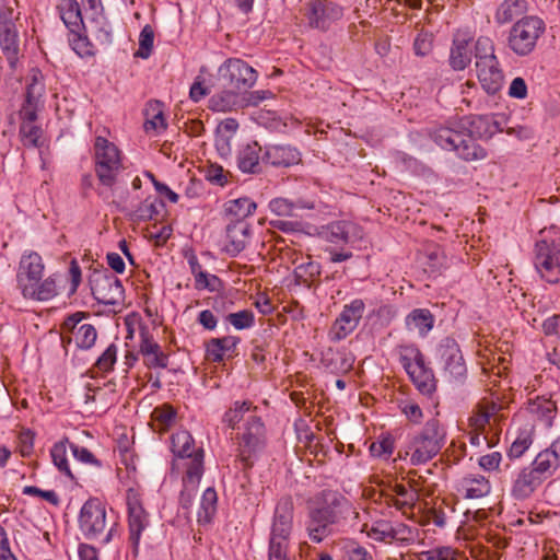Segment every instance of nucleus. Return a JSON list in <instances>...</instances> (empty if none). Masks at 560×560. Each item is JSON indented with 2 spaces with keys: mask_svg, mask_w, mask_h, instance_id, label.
I'll use <instances>...</instances> for the list:
<instances>
[{
  "mask_svg": "<svg viewBox=\"0 0 560 560\" xmlns=\"http://www.w3.org/2000/svg\"><path fill=\"white\" fill-rule=\"evenodd\" d=\"M94 299L105 305L118 304L124 294L120 280L108 271H94L90 277Z\"/></svg>",
  "mask_w": 560,
  "mask_h": 560,
  "instance_id": "nucleus-13",
  "label": "nucleus"
},
{
  "mask_svg": "<svg viewBox=\"0 0 560 560\" xmlns=\"http://www.w3.org/2000/svg\"><path fill=\"white\" fill-rule=\"evenodd\" d=\"M466 119L450 120L445 126L435 128L432 133V140L443 150L453 151L456 155L466 161L472 162L483 160L487 156V151L480 147L472 138V132L482 135L480 131L485 127V133L489 125V119L486 116L474 117L469 124L476 130L466 132Z\"/></svg>",
  "mask_w": 560,
  "mask_h": 560,
  "instance_id": "nucleus-1",
  "label": "nucleus"
},
{
  "mask_svg": "<svg viewBox=\"0 0 560 560\" xmlns=\"http://www.w3.org/2000/svg\"><path fill=\"white\" fill-rule=\"evenodd\" d=\"M21 126H20V135L22 137V141L24 145L39 148L40 137L43 130L39 126L35 125L37 119V113L30 109H21Z\"/></svg>",
  "mask_w": 560,
  "mask_h": 560,
  "instance_id": "nucleus-26",
  "label": "nucleus"
},
{
  "mask_svg": "<svg viewBox=\"0 0 560 560\" xmlns=\"http://www.w3.org/2000/svg\"><path fill=\"white\" fill-rule=\"evenodd\" d=\"M79 527L86 539H96L106 527V510L96 498L89 499L81 508Z\"/></svg>",
  "mask_w": 560,
  "mask_h": 560,
  "instance_id": "nucleus-12",
  "label": "nucleus"
},
{
  "mask_svg": "<svg viewBox=\"0 0 560 560\" xmlns=\"http://www.w3.org/2000/svg\"><path fill=\"white\" fill-rule=\"evenodd\" d=\"M306 14L308 24L313 28L327 31L343 16V9L330 0H314L308 4Z\"/></svg>",
  "mask_w": 560,
  "mask_h": 560,
  "instance_id": "nucleus-16",
  "label": "nucleus"
},
{
  "mask_svg": "<svg viewBox=\"0 0 560 560\" xmlns=\"http://www.w3.org/2000/svg\"><path fill=\"white\" fill-rule=\"evenodd\" d=\"M45 93L43 74L39 70L33 69L30 74V82L26 85L25 102L21 109H30L37 113L42 106V98Z\"/></svg>",
  "mask_w": 560,
  "mask_h": 560,
  "instance_id": "nucleus-29",
  "label": "nucleus"
},
{
  "mask_svg": "<svg viewBox=\"0 0 560 560\" xmlns=\"http://www.w3.org/2000/svg\"><path fill=\"white\" fill-rule=\"evenodd\" d=\"M446 430L438 419H430L422 429L406 436L404 451L412 466L424 465L434 458L446 443Z\"/></svg>",
  "mask_w": 560,
  "mask_h": 560,
  "instance_id": "nucleus-4",
  "label": "nucleus"
},
{
  "mask_svg": "<svg viewBox=\"0 0 560 560\" xmlns=\"http://www.w3.org/2000/svg\"><path fill=\"white\" fill-rule=\"evenodd\" d=\"M237 90L223 91L211 97V108L218 112H230L240 106Z\"/></svg>",
  "mask_w": 560,
  "mask_h": 560,
  "instance_id": "nucleus-43",
  "label": "nucleus"
},
{
  "mask_svg": "<svg viewBox=\"0 0 560 560\" xmlns=\"http://www.w3.org/2000/svg\"><path fill=\"white\" fill-rule=\"evenodd\" d=\"M401 411L409 421H411L412 423H416V424L420 423L423 418L421 408L419 407L418 404L412 402V401L406 402L401 407Z\"/></svg>",
  "mask_w": 560,
  "mask_h": 560,
  "instance_id": "nucleus-62",
  "label": "nucleus"
},
{
  "mask_svg": "<svg viewBox=\"0 0 560 560\" xmlns=\"http://www.w3.org/2000/svg\"><path fill=\"white\" fill-rule=\"evenodd\" d=\"M542 479L530 467L524 468L517 476L512 488V494L516 499L528 498L541 483Z\"/></svg>",
  "mask_w": 560,
  "mask_h": 560,
  "instance_id": "nucleus-31",
  "label": "nucleus"
},
{
  "mask_svg": "<svg viewBox=\"0 0 560 560\" xmlns=\"http://www.w3.org/2000/svg\"><path fill=\"white\" fill-rule=\"evenodd\" d=\"M260 147L257 142L245 144L238 152V168L244 173H256L259 166Z\"/></svg>",
  "mask_w": 560,
  "mask_h": 560,
  "instance_id": "nucleus-38",
  "label": "nucleus"
},
{
  "mask_svg": "<svg viewBox=\"0 0 560 560\" xmlns=\"http://www.w3.org/2000/svg\"><path fill=\"white\" fill-rule=\"evenodd\" d=\"M240 429L235 438L237 457L249 468L266 447V427L259 416L250 413Z\"/></svg>",
  "mask_w": 560,
  "mask_h": 560,
  "instance_id": "nucleus-5",
  "label": "nucleus"
},
{
  "mask_svg": "<svg viewBox=\"0 0 560 560\" xmlns=\"http://www.w3.org/2000/svg\"><path fill=\"white\" fill-rule=\"evenodd\" d=\"M509 95L513 98L524 100L527 96V85L523 78L512 80L509 88Z\"/></svg>",
  "mask_w": 560,
  "mask_h": 560,
  "instance_id": "nucleus-63",
  "label": "nucleus"
},
{
  "mask_svg": "<svg viewBox=\"0 0 560 560\" xmlns=\"http://www.w3.org/2000/svg\"><path fill=\"white\" fill-rule=\"evenodd\" d=\"M452 556V549L450 547H441L423 551L421 553L424 560H450Z\"/></svg>",
  "mask_w": 560,
  "mask_h": 560,
  "instance_id": "nucleus-64",
  "label": "nucleus"
},
{
  "mask_svg": "<svg viewBox=\"0 0 560 560\" xmlns=\"http://www.w3.org/2000/svg\"><path fill=\"white\" fill-rule=\"evenodd\" d=\"M172 452L175 457V465L185 468L188 471L195 462L200 460V471H203L205 451L202 447H196L192 435L180 430L172 435Z\"/></svg>",
  "mask_w": 560,
  "mask_h": 560,
  "instance_id": "nucleus-11",
  "label": "nucleus"
},
{
  "mask_svg": "<svg viewBox=\"0 0 560 560\" xmlns=\"http://www.w3.org/2000/svg\"><path fill=\"white\" fill-rule=\"evenodd\" d=\"M225 319L235 329L242 330L250 328L255 323V315L249 310H242L235 313H230L225 316Z\"/></svg>",
  "mask_w": 560,
  "mask_h": 560,
  "instance_id": "nucleus-49",
  "label": "nucleus"
},
{
  "mask_svg": "<svg viewBox=\"0 0 560 560\" xmlns=\"http://www.w3.org/2000/svg\"><path fill=\"white\" fill-rule=\"evenodd\" d=\"M82 30L69 31V44L80 57H89L94 55V46L89 38L81 33Z\"/></svg>",
  "mask_w": 560,
  "mask_h": 560,
  "instance_id": "nucleus-46",
  "label": "nucleus"
},
{
  "mask_svg": "<svg viewBox=\"0 0 560 560\" xmlns=\"http://www.w3.org/2000/svg\"><path fill=\"white\" fill-rule=\"evenodd\" d=\"M144 130L155 131L158 133L164 131L167 128V124L164 117L163 103L160 101H150L147 103L144 109Z\"/></svg>",
  "mask_w": 560,
  "mask_h": 560,
  "instance_id": "nucleus-34",
  "label": "nucleus"
},
{
  "mask_svg": "<svg viewBox=\"0 0 560 560\" xmlns=\"http://www.w3.org/2000/svg\"><path fill=\"white\" fill-rule=\"evenodd\" d=\"M533 262L541 279L555 284L560 281V240L542 235L536 241Z\"/></svg>",
  "mask_w": 560,
  "mask_h": 560,
  "instance_id": "nucleus-8",
  "label": "nucleus"
},
{
  "mask_svg": "<svg viewBox=\"0 0 560 560\" xmlns=\"http://www.w3.org/2000/svg\"><path fill=\"white\" fill-rule=\"evenodd\" d=\"M457 489L466 499H479L490 493L491 486L485 476L476 474L463 477Z\"/></svg>",
  "mask_w": 560,
  "mask_h": 560,
  "instance_id": "nucleus-27",
  "label": "nucleus"
},
{
  "mask_svg": "<svg viewBox=\"0 0 560 560\" xmlns=\"http://www.w3.org/2000/svg\"><path fill=\"white\" fill-rule=\"evenodd\" d=\"M477 78L488 94H495L503 85L504 74L497 59L476 62Z\"/></svg>",
  "mask_w": 560,
  "mask_h": 560,
  "instance_id": "nucleus-20",
  "label": "nucleus"
},
{
  "mask_svg": "<svg viewBox=\"0 0 560 560\" xmlns=\"http://www.w3.org/2000/svg\"><path fill=\"white\" fill-rule=\"evenodd\" d=\"M527 11V0H503L495 10L494 20L497 24L504 25L520 20Z\"/></svg>",
  "mask_w": 560,
  "mask_h": 560,
  "instance_id": "nucleus-30",
  "label": "nucleus"
},
{
  "mask_svg": "<svg viewBox=\"0 0 560 560\" xmlns=\"http://www.w3.org/2000/svg\"><path fill=\"white\" fill-rule=\"evenodd\" d=\"M476 62L488 61V59H497L494 43L490 37L480 36L475 43Z\"/></svg>",
  "mask_w": 560,
  "mask_h": 560,
  "instance_id": "nucleus-48",
  "label": "nucleus"
},
{
  "mask_svg": "<svg viewBox=\"0 0 560 560\" xmlns=\"http://www.w3.org/2000/svg\"><path fill=\"white\" fill-rule=\"evenodd\" d=\"M256 208V202L248 197L232 199L224 203V212L230 222L246 221Z\"/></svg>",
  "mask_w": 560,
  "mask_h": 560,
  "instance_id": "nucleus-33",
  "label": "nucleus"
},
{
  "mask_svg": "<svg viewBox=\"0 0 560 560\" xmlns=\"http://www.w3.org/2000/svg\"><path fill=\"white\" fill-rule=\"evenodd\" d=\"M364 310L365 304L360 299H355L350 304L345 305L329 330V338L331 340L345 339L358 327Z\"/></svg>",
  "mask_w": 560,
  "mask_h": 560,
  "instance_id": "nucleus-14",
  "label": "nucleus"
},
{
  "mask_svg": "<svg viewBox=\"0 0 560 560\" xmlns=\"http://www.w3.org/2000/svg\"><path fill=\"white\" fill-rule=\"evenodd\" d=\"M445 369L454 378L463 377L467 369L462 352H452L446 359Z\"/></svg>",
  "mask_w": 560,
  "mask_h": 560,
  "instance_id": "nucleus-53",
  "label": "nucleus"
},
{
  "mask_svg": "<svg viewBox=\"0 0 560 560\" xmlns=\"http://www.w3.org/2000/svg\"><path fill=\"white\" fill-rule=\"evenodd\" d=\"M256 407L248 400L234 401L233 405L224 412L222 422L229 428L234 429L242 420H246L247 413H253Z\"/></svg>",
  "mask_w": 560,
  "mask_h": 560,
  "instance_id": "nucleus-40",
  "label": "nucleus"
},
{
  "mask_svg": "<svg viewBox=\"0 0 560 560\" xmlns=\"http://www.w3.org/2000/svg\"><path fill=\"white\" fill-rule=\"evenodd\" d=\"M289 537L270 534L268 560H287Z\"/></svg>",
  "mask_w": 560,
  "mask_h": 560,
  "instance_id": "nucleus-50",
  "label": "nucleus"
},
{
  "mask_svg": "<svg viewBox=\"0 0 560 560\" xmlns=\"http://www.w3.org/2000/svg\"><path fill=\"white\" fill-rule=\"evenodd\" d=\"M370 452L374 457H389L394 452V440L392 436H384L377 442H373Z\"/></svg>",
  "mask_w": 560,
  "mask_h": 560,
  "instance_id": "nucleus-57",
  "label": "nucleus"
},
{
  "mask_svg": "<svg viewBox=\"0 0 560 560\" xmlns=\"http://www.w3.org/2000/svg\"><path fill=\"white\" fill-rule=\"evenodd\" d=\"M351 512L350 502L340 493L329 491L323 495L319 506L310 510L305 522L308 538L322 542L335 532V526L341 525Z\"/></svg>",
  "mask_w": 560,
  "mask_h": 560,
  "instance_id": "nucleus-2",
  "label": "nucleus"
},
{
  "mask_svg": "<svg viewBox=\"0 0 560 560\" xmlns=\"http://www.w3.org/2000/svg\"><path fill=\"white\" fill-rule=\"evenodd\" d=\"M129 546L133 558L138 557L142 532L149 526V514L143 509L139 494L129 489L127 492Z\"/></svg>",
  "mask_w": 560,
  "mask_h": 560,
  "instance_id": "nucleus-10",
  "label": "nucleus"
},
{
  "mask_svg": "<svg viewBox=\"0 0 560 560\" xmlns=\"http://www.w3.org/2000/svg\"><path fill=\"white\" fill-rule=\"evenodd\" d=\"M122 156L117 145L104 137H96L94 142V170L101 184L112 187L124 171Z\"/></svg>",
  "mask_w": 560,
  "mask_h": 560,
  "instance_id": "nucleus-7",
  "label": "nucleus"
},
{
  "mask_svg": "<svg viewBox=\"0 0 560 560\" xmlns=\"http://www.w3.org/2000/svg\"><path fill=\"white\" fill-rule=\"evenodd\" d=\"M202 475L203 471H200V460H197L188 471H185L183 477V489L178 498V511L187 521L190 520V510Z\"/></svg>",
  "mask_w": 560,
  "mask_h": 560,
  "instance_id": "nucleus-19",
  "label": "nucleus"
},
{
  "mask_svg": "<svg viewBox=\"0 0 560 560\" xmlns=\"http://www.w3.org/2000/svg\"><path fill=\"white\" fill-rule=\"evenodd\" d=\"M318 234L324 241L340 245L352 244L361 240L363 231L357 223L343 220L322 226Z\"/></svg>",
  "mask_w": 560,
  "mask_h": 560,
  "instance_id": "nucleus-18",
  "label": "nucleus"
},
{
  "mask_svg": "<svg viewBox=\"0 0 560 560\" xmlns=\"http://www.w3.org/2000/svg\"><path fill=\"white\" fill-rule=\"evenodd\" d=\"M154 31L151 25L147 24L139 35V49L136 52L137 57L147 59L150 57L153 48Z\"/></svg>",
  "mask_w": 560,
  "mask_h": 560,
  "instance_id": "nucleus-51",
  "label": "nucleus"
},
{
  "mask_svg": "<svg viewBox=\"0 0 560 560\" xmlns=\"http://www.w3.org/2000/svg\"><path fill=\"white\" fill-rule=\"evenodd\" d=\"M219 80L225 88L246 91L257 81V71L247 62L238 58H229L218 70Z\"/></svg>",
  "mask_w": 560,
  "mask_h": 560,
  "instance_id": "nucleus-9",
  "label": "nucleus"
},
{
  "mask_svg": "<svg viewBox=\"0 0 560 560\" xmlns=\"http://www.w3.org/2000/svg\"><path fill=\"white\" fill-rule=\"evenodd\" d=\"M34 433L31 430L22 431L19 435V451L23 457H28L33 453Z\"/></svg>",
  "mask_w": 560,
  "mask_h": 560,
  "instance_id": "nucleus-60",
  "label": "nucleus"
},
{
  "mask_svg": "<svg viewBox=\"0 0 560 560\" xmlns=\"http://www.w3.org/2000/svg\"><path fill=\"white\" fill-rule=\"evenodd\" d=\"M311 360L319 363L332 374H345L349 372L355 361L352 352H312Z\"/></svg>",
  "mask_w": 560,
  "mask_h": 560,
  "instance_id": "nucleus-22",
  "label": "nucleus"
},
{
  "mask_svg": "<svg viewBox=\"0 0 560 560\" xmlns=\"http://www.w3.org/2000/svg\"><path fill=\"white\" fill-rule=\"evenodd\" d=\"M293 521V502L290 498H282L277 503L271 535L290 537Z\"/></svg>",
  "mask_w": 560,
  "mask_h": 560,
  "instance_id": "nucleus-24",
  "label": "nucleus"
},
{
  "mask_svg": "<svg viewBox=\"0 0 560 560\" xmlns=\"http://www.w3.org/2000/svg\"><path fill=\"white\" fill-rule=\"evenodd\" d=\"M401 361L417 389L423 395H431L435 390V380L421 352H417L413 360L404 355Z\"/></svg>",
  "mask_w": 560,
  "mask_h": 560,
  "instance_id": "nucleus-17",
  "label": "nucleus"
},
{
  "mask_svg": "<svg viewBox=\"0 0 560 560\" xmlns=\"http://www.w3.org/2000/svg\"><path fill=\"white\" fill-rule=\"evenodd\" d=\"M493 416L492 411L489 410H479L475 416L470 418V425L476 431L483 432L486 427L490 424V420Z\"/></svg>",
  "mask_w": 560,
  "mask_h": 560,
  "instance_id": "nucleus-61",
  "label": "nucleus"
},
{
  "mask_svg": "<svg viewBox=\"0 0 560 560\" xmlns=\"http://www.w3.org/2000/svg\"><path fill=\"white\" fill-rule=\"evenodd\" d=\"M470 42L471 37L466 34L455 35L450 52V66L453 70H464L471 62Z\"/></svg>",
  "mask_w": 560,
  "mask_h": 560,
  "instance_id": "nucleus-25",
  "label": "nucleus"
},
{
  "mask_svg": "<svg viewBox=\"0 0 560 560\" xmlns=\"http://www.w3.org/2000/svg\"><path fill=\"white\" fill-rule=\"evenodd\" d=\"M0 46L10 63L11 68H14L19 60V38L16 30H4L0 31Z\"/></svg>",
  "mask_w": 560,
  "mask_h": 560,
  "instance_id": "nucleus-41",
  "label": "nucleus"
},
{
  "mask_svg": "<svg viewBox=\"0 0 560 560\" xmlns=\"http://www.w3.org/2000/svg\"><path fill=\"white\" fill-rule=\"evenodd\" d=\"M237 129L238 122L234 118H226L218 125L215 149L221 158L228 159L232 155Z\"/></svg>",
  "mask_w": 560,
  "mask_h": 560,
  "instance_id": "nucleus-23",
  "label": "nucleus"
},
{
  "mask_svg": "<svg viewBox=\"0 0 560 560\" xmlns=\"http://www.w3.org/2000/svg\"><path fill=\"white\" fill-rule=\"evenodd\" d=\"M225 233V252L231 256H236L245 249L249 242L252 234L250 224L247 221H229Z\"/></svg>",
  "mask_w": 560,
  "mask_h": 560,
  "instance_id": "nucleus-21",
  "label": "nucleus"
},
{
  "mask_svg": "<svg viewBox=\"0 0 560 560\" xmlns=\"http://www.w3.org/2000/svg\"><path fill=\"white\" fill-rule=\"evenodd\" d=\"M404 528V525L396 528L387 521H378L371 527L369 535L378 541H389L395 539Z\"/></svg>",
  "mask_w": 560,
  "mask_h": 560,
  "instance_id": "nucleus-45",
  "label": "nucleus"
},
{
  "mask_svg": "<svg viewBox=\"0 0 560 560\" xmlns=\"http://www.w3.org/2000/svg\"><path fill=\"white\" fill-rule=\"evenodd\" d=\"M413 49L417 56H427L432 49V38L430 34L420 33L413 42Z\"/></svg>",
  "mask_w": 560,
  "mask_h": 560,
  "instance_id": "nucleus-59",
  "label": "nucleus"
},
{
  "mask_svg": "<svg viewBox=\"0 0 560 560\" xmlns=\"http://www.w3.org/2000/svg\"><path fill=\"white\" fill-rule=\"evenodd\" d=\"M57 9L69 31L84 28L80 5L75 0H59Z\"/></svg>",
  "mask_w": 560,
  "mask_h": 560,
  "instance_id": "nucleus-36",
  "label": "nucleus"
},
{
  "mask_svg": "<svg viewBox=\"0 0 560 560\" xmlns=\"http://www.w3.org/2000/svg\"><path fill=\"white\" fill-rule=\"evenodd\" d=\"M559 466L560 462L546 448L537 454L530 468L545 481L552 476Z\"/></svg>",
  "mask_w": 560,
  "mask_h": 560,
  "instance_id": "nucleus-37",
  "label": "nucleus"
},
{
  "mask_svg": "<svg viewBox=\"0 0 560 560\" xmlns=\"http://www.w3.org/2000/svg\"><path fill=\"white\" fill-rule=\"evenodd\" d=\"M20 13L10 3L0 4V31L16 30L15 21L19 19Z\"/></svg>",
  "mask_w": 560,
  "mask_h": 560,
  "instance_id": "nucleus-54",
  "label": "nucleus"
},
{
  "mask_svg": "<svg viewBox=\"0 0 560 560\" xmlns=\"http://www.w3.org/2000/svg\"><path fill=\"white\" fill-rule=\"evenodd\" d=\"M315 205L310 201L298 200L292 202L285 198H276L270 201V209L278 215L292 217L296 209H314Z\"/></svg>",
  "mask_w": 560,
  "mask_h": 560,
  "instance_id": "nucleus-42",
  "label": "nucleus"
},
{
  "mask_svg": "<svg viewBox=\"0 0 560 560\" xmlns=\"http://www.w3.org/2000/svg\"><path fill=\"white\" fill-rule=\"evenodd\" d=\"M96 337V330L91 324L80 322L74 323L67 331L49 332V338L60 342L66 350L72 345L80 350H89L94 346Z\"/></svg>",
  "mask_w": 560,
  "mask_h": 560,
  "instance_id": "nucleus-15",
  "label": "nucleus"
},
{
  "mask_svg": "<svg viewBox=\"0 0 560 560\" xmlns=\"http://www.w3.org/2000/svg\"><path fill=\"white\" fill-rule=\"evenodd\" d=\"M70 450L77 460L83 464H91L97 467L101 466V462L97 458H95V456L86 447L80 446L74 443H70Z\"/></svg>",
  "mask_w": 560,
  "mask_h": 560,
  "instance_id": "nucleus-58",
  "label": "nucleus"
},
{
  "mask_svg": "<svg viewBox=\"0 0 560 560\" xmlns=\"http://www.w3.org/2000/svg\"><path fill=\"white\" fill-rule=\"evenodd\" d=\"M389 490L393 494L386 497L387 503L395 506L398 511L404 514L407 511L412 510L416 502L418 501V493L416 490L410 489L401 483H394L389 486Z\"/></svg>",
  "mask_w": 560,
  "mask_h": 560,
  "instance_id": "nucleus-28",
  "label": "nucleus"
},
{
  "mask_svg": "<svg viewBox=\"0 0 560 560\" xmlns=\"http://www.w3.org/2000/svg\"><path fill=\"white\" fill-rule=\"evenodd\" d=\"M218 495L212 487L207 488L201 497L200 505L197 512V522L200 525H207L212 522L217 511Z\"/></svg>",
  "mask_w": 560,
  "mask_h": 560,
  "instance_id": "nucleus-39",
  "label": "nucleus"
},
{
  "mask_svg": "<svg viewBox=\"0 0 560 560\" xmlns=\"http://www.w3.org/2000/svg\"><path fill=\"white\" fill-rule=\"evenodd\" d=\"M405 323L409 331H416L423 337L433 328L434 316L427 308H415L407 315Z\"/></svg>",
  "mask_w": 560,
  "mask_h": 560,
  "instance_id": "nucleus-35",
  "label": "nucleus"
},
{
  "mask_svg": "<svg viewBox=\"0 0 560 560\" xmlns=\"http://www.w3.org/2000/svg\"><path fill=\"white\" fill-rule=\"evenodd\" d=\"M44 262L35 252L22 255L16 272L18 288L25 299L49 301L58 293L56 279L50 276L42 280Z\"/></svg>",
  "mask_w": 560,
  "mask_h": 560,
  "instance_id": "nucleus-3",
  "label": "nucleus"
},
{
  "mask_svg": "<svg viewBox=\"0 0 560 560\" xmlns=\"http://www.w3.org/2000/svg\"><path fill=\"white\" fill-rule=\"evenodd\" d=\"M546 31L542 19L527 15L517 20L509 31L508 47L517 57L533 54Z\"/></svg>",
  "mask_w": 560,
  "mask_h": 560,
  "instance_id": "nucleus-6",
  "label": "nucleus"
},
{
  "mask_svg": "<svg viewBox=\"0 0 560 560\" xmlns=\"http://www.w3.org/2000/svg\"><path fill=\"white\" fill-rule=\"evenodd\" d=\"M67 443L68 440L55 443L50 450V456L54 465L58 468V470L68 476L70 479H73V475L67 458Z\"/></svg>",
  "mask_w": 560,
  "mask_h": 560,
  "instance_id": "nucleus-44",
  "label": "nucleus"
},
{
  "mask_svg": "<svg viewBox=\"0 0 560 560\" xmlns=\"http://www.w3.org/2000/svg\"><path fill=\"white\" fill-rule=\"evenodd\" d=\"M222 285L219 277L210 275L205 271H198L197 278L195 279V288L197 290L208 289L209 291H218Z\"/></svg>",
  "mask_w": 560,
  "mask_h": 560,
  "instance_id": "nucleus-55",
  "label": "nucleus"
},
{
  "mask_svg": "<svg viewBox=\"0 0 560 560\" xmlns=\"http://www.w3.org/2000/svg\"><path fill=\"white\" fill-rule=\"evenodd\" d=\"M532 443L533 440L530 432L528 430L521 431L509 450V456L511 458L521 457L528 450Z\"/></svg>",
  "mask_w": 560,
  "mask_h": 560,
  "instance_id": "nucleus-52",
  "label": "nucleus"
},
{
  "mask_svg": "<svg viewBox=\"0 0 560 560\" xmlns=\"http://www.w3.org/2000/svg\"><path fill=\"white\" fill-rule=\"evenodd\" d=\"M177 412L171 405H162L152 411L153 420L160 425L161 430H167L176 422Z\"/></svg>",
  "mask_w": 560,
  "mask_h": 560,
  "instance_id": "nucleus-47",
  "label": "nucleus"
},
{
  "mask_svg": "<svg viewBox=\"0 0 560 560\" xmlns=\"http://www.w3.org/2000/svg\"><path fill=\"white\" fill-rule=\"evenodd\" d=\"M268 162L277 167H290L301 161L300 152L290 145H273L266 152Z\"/></svg>",
  "mask_w": 560,
  "mask_h": 560,
  "instance_id": "nucleus-32",
  "label": "nucleus"
},
{
  "mask_svg": "<svg viewBox=\"0 0 560 560\" xmlns=\"http://www.w3.org/2000/svg\"><path fill=\"white\" fill-rule=\"evenodd\" d=\"M229 172L224 171L221 165L210 164L205 171V177L213 185L224 186L228 183Z\"/></svg>",
  "mask_w": 560,
  "mask_h": 560,
  "instance_id": "nucleus-56",
  "label": "nucleus"
}]
</instances>
